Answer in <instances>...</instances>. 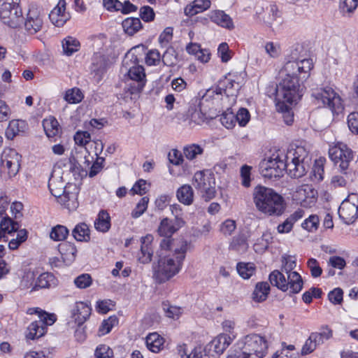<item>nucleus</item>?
Segmentation results:
<instances>
[{
	"instance_id": "4c0bfd02",
	"label": "nucleus",
	"mask_w": 358,
	"mask_h": 358,
	"mask_svg": "<svg viewBox=\"0 0 358 358\" xmlns=\"http://www.w3.org/2000/svg\"><path fill=\"white\" fill-rule=\"evenodd\" d=\"M122 27L127 34L132 36L141 29L142 24L139 18L130 17L122 22Z\"/></svg>"
},
{
	"instance_id": "9b49d317",
	"label": "nucleus",
	"mask_w": 358,
	"mask_h": 358,
	"mask_svg": "<svg viewBox=\"0 0 358 358\" xmlns=\"http://www.w3.org/2000/svg\"><path fill=\"white\" fill-rule=\"evenodd\" d=\"M136 60L134 56L129 60L127 57L124 58L121 71L127 73L131 80L136 81L138 90H141L145 84V73L144 68L136 64Z\"/></svg>"
},
{
	"instance_id": "c756f323",
	"label": "nucleus",
	"mask_w": 358,
	"mask_h": 358,
	"mask_svg": "<svg viewBox=\"0 0 358 358\" xmlns=\"http://www.w3.org/2000/svg\"><path fill=\"white\" fill-rule=\"evenodd\" d=\"M164 341V338L156 332L149 334L145 338L148 349L155 353L162 349Z\"/></svg>"
},
{
	"instance_id": "a18cd8bd",
	"label": "nucleus",
	"mask_w": 358,
	"mask_h": 358,
	"mask_svg": "<svg viewBox=\"0 0 358 358\" xmlns=\"http://www.w3.org/2000/svg\"><path fill=\"white\" fill-rule=\"evenodd\" d=\"M236 268L238 274L244 279H249L255 271V267L252 263L239 262Z\"/></svg>"
},
{
	"instance_id": "f704fd0d",
	"label": "nucleus",
	"mask_w": 358,
	"mask_h": 358,
	"mask_svg": "<svg viewBox=\"0 0 358 358\" xmlns=\"http://www.w3.org/2000/svg\"><path fill=\"white\" fill-rule=\"evenodd\" d=\"M43 324L42 321L37 320L32 322L27 328L28 333L26 337L28 339L34 340L43 336L46 332Z\"/></svg>"
},
{
	"instance_id": "f3484780",
	"label": "nucleus",
	"mask_w": 358,
	"mask_h": 358,
	"mask_svg": "<svg viewBox=\"0 0 358 358\" xmlns=\"http://www.w3.org/2000/svg\"><path fill=\"white\" fill-rule=\"evenodd\" d=\"M108 65V58L100 52H96L92 58L91 71L92 73L97 77L98 80H101L103 76L107 71Z\"/></svg>"
},
{
	"instance_id": "c9c22d12",
	"label": "nucleus",
	"mask_w": 358,
	"mask_h": 358,
	"mask_svg": "<svg viewBox=\"0 0 358 358\" xmlns=\"http://www.w3.org/2000/svg\"><path fill=\"white\" fill-rule=\"evenodd\" d=\"M72 235L78 241H88L90 238L89 227L84 222L79 223L75 227Z\"/></svg>"
},
{
	"instance_id": "f03ea898",
	"label": "nucleus",
	"mask_w": 358,
	"mask_h": 358,
	"mask_svg": "<svg viewBox=\"0 0 358 358\" xmlns=\"http://www.w3.org/2000/svg\"><path fill=\"white\" fill-rule=\"evenodd\" d=\"M309 152L303 146L290 148L285 154L264 159L260 163V171L264 178H277L285 171L292 178L303 176L310 168Z\"/></svg>"
},
{
	"instance_id": "4468645a",
	"label": "nucleus",
	"mask_w": 358,
	"mask_h": 358,
	"mask_svg": "<svg viewBox=\"0 0 358 358\" xmlns=\"http://www.w3.org/2000/svg\"><path fill=\"white\" fill-rule=\"evenodd\" d=\"M218 86L227 96H236L241 87V82L237 73H229L224 79L220 80Z\"/></svg>"
},
{
	"instance_id": "69168bd1",
	"label": "nucleus",
	"mask_w": 358,
	"mask_h": 358,
	"mask_svg": "<svg viewBox=\"0 0 358 358\" xmlns=\"http://www.w3.org/2000/svg\"><path fill=\"white\" fill-rule=\"evenodd\" d=\"M7 160H9L10 162H13L15 160L20 163L21 160V155L13 148H6L3 150L1 155V161Z\"/></svg>"
},
{
	"instance_id": "774afa93",
	"label": "nucleus",
	"mask_w": 358,
	"mask_h": 358,
	"mask_svg": "<svg viewBox=\"0 0 358 358\" xmlns=\"http://www.w3.org/2000/svg\"><path fill=\"white\" fill-rule=\"evenodd\" d=\"M348 125L350 130L358 135V113L352 112L348 117Z\"/></svg>"
},
{
	"instance_id": "6e6d98bb",
	"label": "nucleus",
	"mask_w": 358,
	"mask_h": 358,
	"mask_svg": "<svg viewBox=\"0 0 358 358\" xmlns=\"http://www.w3.org/2000/svg\"><path fill=\"white\" fill-rule=\"evenodd\" d=\"M319 217L317 215H311L308 218L306 219L301 224L303 229L308 231H315L317 229L319 225Z\"/></svg>"
},
{
	"instance_id": "4d7b16f0",
	"label": "nucleus",
	"mask_w": 358,
	"mask_h": 358,
	"mask_svg": "<svg viewBox=\"0 0 358 358\" xmlns=\"http://www.w3.org/2000/svg\"><path fill=\"white\" fill-rule=\"evenodd\" d=\"M251 170L252 167L248 165H243L240 170L241 178V185L245 187H249L251 185Z\"/></svg>"
},
{
	"instance_id": "2eb2a0df",
	"label": "nucleus",
	"mask_w": 358,
	"mask_h": 358,
	"mask_svg": "<svg viewBox=\"0 0 358 358\" xmlns=\"http://www.w3.org/2000/svg\"><path fill=\"white\" fill-rule=\"evenodd\" d=\"M317 191L309 185H303L297 187L293 194V199L303 206H310L316 200Z\"/></svg>"
},
{
	"instance_id": "b1692460",
	"label": "nucleus",
	"mask_w": 358,
	"mask_h": 358,
	"mask_svg": "<svg viewBox=\"0 0 358 358\" xmlns=\"http://www.w3.org/2000/svg\"><path fill=\"white\" fill-rule=\"evenodd\" d=\"M18 223L13 221L8 215L2 217L0 220V241L2 239H3L4 241H8L6 235L15 232L18 229Z\"/></svg>"
},
{
	"instance_id": "a211bd4d",
	"label": "nucleus",
	"mask_w": 358,
	"mask_h": 358,
	"mask_svg": "<svg viewBox=\"0 0 358 358\" xmlns=\"http://www.w3.org/2000/svg\"><path fill=\"white\" fill-rule=\"evenodd\" d=\"M222 92L217 85L215 88L208 90L201 99H199V103L201 106L209 105L210 108L213 106H218L222 99Z\"/></svg>"
},
{
	"instance_id": "0eeeda50",
	"label": "nucleus",
	"mask_w": 358,
	"mask_h": 358,
	"mask_svg": "<svg viewBox=\"0 0 358 358\" xmlns=\"http://www.w3.org/2000/svg\"><path fill=\"white\" fill-rule=\"evenodd\" d=\"M329 155L334 164L338 165L340 170L347 176L349 164L353 158L352 150L347 145L338 143L329 148Z\"/></svg>"
},
{
	"instance_id": "79ce46f5",
	"label": "nucleus",
	"mask_w": 358,
	"mask_h": 358,
	"mask_svg": "<svg viewBox=\"0 0 358 358\" xmlns=\"http://www.w3.org/2000/svg\"><path fill=\"white\" fill-rule=\"evenodd\" d=\"M79 46V41L72 37H68L65 38L62 42L64 52L68 56H70L74 52H77L78 50Z\"/></svg>"
},
{
	"instance_id": "6ab92c4d",
	"label": "nucleus",
	"mask_w": 358,
	"mask_h": 358,
	"mask_svg": "<svg viewBox=\"0 0 358 358\" xmlns=\"http://www.w3.org/2000/svg\"><path fill=\"white\" fill-rule=\"evenodd\" d=\"M209 18L211 22L222 28L229 30H232L234 28L231 17L223 10H215L210 11Z\"/></svg>"
},
{
	"instance_id": "e433bc0d",
	"label": "nucleus",
	"mask_w": 358,
	"mask_h": 358,
	"mask_svg": "<svg viewBox=\"0 0 358 358\" xmlns=\"http://www.w3.org/2000/svg\"><path fill=\"white\" fill-rule=\"evenodd\" d=\"M59 201L69 210H74L78 206L76 193L69 192L66 190L59 199Z\"/></svg>"
},
{
	"instance_id": "473e14b6",
	"label": "nucleus",
	"mask_w": 358,
	"mask_h": 358,
	"mask_svg": "<svg viewBox=\"0 0 358 358\" xmlns=\"http://www.w3.org/2000/svg\"><path fill=\"white\" fill-rule=\"evenodd\" d=\"M311 338L318 345H322L325 341L329 340L333 336L332 329L327 325L322 326L320 331L310 334Z\"/></svg>"
},
{
	"instance_id": "1a4fd4ad",
	"label": "nucleus",
	"mask_w": 358,
	"mask_h": 358,
	"mask_svg": "<svg viewBox=\"0 0 358 358\" xmlns=\"http://www.w3.org/2000/svg\"><path fill=\"white\" fill-rule=\"evenodd\" d=\"M338 215L346 224L356 221L358 218V194L351 193L343 201L338 208Z\"/></svg>"
},
{
	"instance_id": "bb28decb",
	"label": "nucleus",
	"mask_w": 358,
	"mask_h": 358,
	"mask_svg": "<svg viewBox=\"0 0 358 358\" xmlns=\"http://www.w3.org/2000/svg\"><path fill=\"white\" fill-rule=\"evenodd\" d=\"M194 185L200 192L212 185H215L213 178L211 175H206L203 171H197L193 178Z\"/></svg>"
},
{
	"instance_id": "8fccbe9b",
	"label": "nucleus",
	"mask_w": 358,
	"mask_h": 358,
	"mask_svg": "<svg viewBox=\"0 0 358 358\" xmlns=\"http://www.w3.org/2000/svg\"><path fill=\"white\" fill-rule=\"evenodd\" d=\"M117 322L118 320L116 316H110L107 320H104L99 328V336L108 334Z\"/></svg>"
},
{
	"instance_id": "49530a36",
	"label": "nucleus",
	"mask_w": 358,
	"mask_h": 358,
	"mask_svg": "<svg viewBox=\"0 0 358 358\" xmlns=\"http://www.w3.org/2000/svg\"><path fill=\"white\" fill-rule=\"evenodd\" d=\"M203 152V148L197 144H190L183 148V154L189 160L196 159L198 155H202Z\"/></svg>"
},
{
	"instance_id": "dca6fc26",
	"label": "nucleus",
	"mask_w": 358,
	"mask_h": 358,
	"mask_svg": "<svg viewBox=\"0 0 358 358\" xmlns=\"http://www.w3.org/2000/svg\"><path fill=\"white\" fill-rule=\"evenodd\" d=\"M43 21L41 15L36 9H29L24 22V27L28 34H35L39 31L43 26Z\"/></svg>"
},
{
	"instance_id": "393cba45",
	"label": "nucleus",
	"mask_w": 358,
	"mask_h": 358,
	"mask_svg": "<svg viewBox=\"0 0 358 358\" xmlns=\"http://www.w3.org/2000/svg\"><path fill=\"white\" fill-rule=\"evenodd\" d=\"M90 310V308L86 303L79 301L76 303L71 313L78 324H81L89 317Z\"/></svg>"
},
{
	"instance_id": "f8f14e48",
	"label": "nucleus",
	"mask_w": 358,
	"mask_h": 358,
	"mask_svg": "<svg viewBox=\"0 0 358 358\" xmlns=\"http://www.w3.org/2000/svg\"><path fill=\"white\" fill-rule=\"evenodd\" d=\"M197 101H199L197 98L192 100L187 112V118L183 120L185 122H187V125L190 127L192 123L196 124L203 123L207 118L208 108H210L209 105L201 106Z\"/></svg>"
},
{
	"instance_id": "37998d69",
	"label": "nucleus",
	"mask_w": 358,
	"mask_h": 358,
	"mask_svg": "<svg viewBox=\"0 0 358 358\" xmlns=\"http://www.w3.org/2000/svg\"><path fill=\"white\" fill-rule=\"evenodd\" d=\"M69 233V229L65 226L58 224L52 228L50 236L53 241H62L66 238Z\"/></svg>"
},
{
	"instance_id": "0e129e2a",
	"label": "nucleus",
	"mask_w": 358,
	"mask_h": 358,
	"mask_svg": "<svg viewBox=\"0 0 358 358\" xmlns=\"http://www.w3.org/2000/svg\"><path fill=\"white\" fill-rule=\"evenodd\" d=\"M250 119V114L248 109L241 108L235 115L236 122H238L241 127L245 126Z\"/></svg>"
},
{
	"instance_id": "5fc2aeb1",
	"label": "nucleus",
	"mask_w": 358,
	"mask_h": 358,
	"mask_svg": "<svg viewBox=\"0 0 358 358\" xmlns=\"http://www.w3.org/2000/svg\"><path fill=\"white\" fill-rule=\"evenodd\" d=\"M95 358H112L113 357V350L107 345H99L94 351Z\"/></svg>"
},
{
	"instance_id": "052dcab7",
	"label": "nucleus",
	"mask_w": 358,
	"mask_h": 358,
	"mask_svg": "<svg viewBox=\"0 0 358 358\" xmlns=\"http://www.w3.org/2000/svg\"><path fill=\"white\" fill-rule=\"evenodd\" d=\"M162 57L159 52L156 49L149 50L145 56V63L148 66H156L160 62Z\"/></svg>"
},
{
	"instance_id": "680f3d73",
	"label": "nucleus",
	"mask_w": 358,
	"mask_h": 358,
	"mask_svg": "<svg viewBox=\"0 0 358 358\" xmlns=\"http://www.w3.org/2000/svg\"><path fill=\"white\" fill-rule=\"evenodd\" d=\"M358 6V0H341L340 9L345 13L352 14Z\"/></svg>"
},
{
	"instance_id": "864d4df0",
	"label": "nucleus",
	"mask_w": 358,
	"mask_h": 358,
	"mask_svg": "<svg viewBox=\"0 0 358 358\" xmlns=\"http://www.w3.org/2000/svg\"><path fill=\"white\" fill-rule=\"evenodd\" d=\"M17 236L13 238L8 243V247L10 250L18 248L20 245L24 242L27 238V231L26 229L17 230Z\"/></svg>"
},
{
	"instance_id": "7c9ffc66",
	"label": "nucleus",
	"mask_w": 358,
	"mask_h": 358,
	"mask_svg": "<svg viewBox=\"0 0 358 358\" xmlns=\"http://www.w3.org/2000/svg\"><path fill=\"white\" fill-rule=\"evenodd\" d=\"M43 127L49 138L55 137L61 130L58 121L51 116L43 120Z\"/></svg>"
},
{
	"instance_id": "13d9d810",
	"label": "nucleus",
	"mask_w": 358,
	"mask_h": 358,
	"mask_svg": "<svg viewBox=\"0 0 358 358\" xmlns=\"http://www.w3.org/2000/svg\"><path fill=\"white\" fill-rule=\"evenodd\" d=\"M277 106L278 107V109L283 113L282 117L285 122L288 125L292 124L294 121V116L292 112L291 111L290 107L282 102H278Z\"/></svg>"
},
{
	"instance_id": "a19ab883",
	"label": "nucleus",
	"mask_w": 358,
	"mask_h": 358,
	"mask_svg": "<svg viewBox=\"0 0 358 358\" xmlns=\"http://www.w3.org/2000/svg\"><path fill=\"white\" fill-rule=\"evenodd\" d=\"M48 187L51 194L59 199L66 190L62 180L50 179L48 182Z\"/></svg>"
},
{
	"instance_id": "6e6552de",
	"label": "nucleus",
	"mask_w": 358,
	"mask_h": 358,
	"mask_svg": "<svg viewBox=\"0 0 358 358\" xmlns=\"http://www.w3.org/2000/svg\"><path fill=\"white\" fill-rule=\"evenodd\" d=\"M312 96L315 99L316 104L327 107L332 112H336L341 105L340 96L330 87L315 90L312 93Z\"/></svg>"
},
{
	"instance_id": "603ef678",
	"label": "nucleus",
	"mask_w": 358,
	"mask_h": 358,
	"mask_svg": "<svg viewBox=\"0 0 358 358\" xmlns=\"http://www.w3.org/2000/svg\"><path fill=\"white\" fill-rule=\"evenodd\" d=\"M1 166L3 169L7 170L10 177H13L18 173L20 164L15 160L13 162H10L9 160L1 161Z\"/></svg>"
},
{
	"instance_id": "72a5a7b5",
	"label": "nucleus",
	"mask_w": 358,
	"mask_h": 358,
	"mask_svg": "<svg viewBox=\"0 0 358 358\" xmlns=\"http://www.w3.org/2000/svg\"><path fill=\"white\" fill-rule=\"evenodd\" d=\"M55 285V276L50 273H43L41 274L35 282L31 291H35L42 288H49Z\"/></svg>"
},
{
	"instance_id": "bf43d9fd",
	"label": "nucleus",
	"mask_w": 358,
	"mask_h": 358,
	"mask_svg": "<svg viewBox=\"0 0 358 358\" xmlns=\"http://www.w3.org/2000/svg\"><path fill=\"white\" fill-rule=\"evenodd\" d=\"M92 279L90 274L83 273L74 280L75 285L79 289H85L92 285Z\"/></svg>"
},
{
	"instance_id": "423d86ee",
	"label": "nucleus",
	"mask_w": 358,
	"mask_h": 358,
	"mask_svg": "<svg viewBox=\"0 0 358 358\" xmlns=\"http://www.w3.org/2000/svg\"><path fill=\"white\" fill-rule=\"evenodd\" d=\"M20 0H0V20L10 28L20 27L23 22Z\"/></svg>"
},
{
	"instance_id": "338daca9",
	"label": "nucleus",
	"mask_w": 358,
	"mask_h": 358,
	"mask_svg": "<svg viewBox=\"0 0 358 358\" xmlns=\"http://www.w3.org/2000/svg\"><path fill=\"white\" fill-rule=\"evenodd\" d=\"M185 347V344L178 347V351L182 357H183L184 355H186L187 358H203L204 355H203V351L201 347L195 348L189 355H187Z\"/></svg>"
},
{
	"instance_id": "ddd939ff",
	"label": "nucleus",
	"mask_w": 358,
	"mask_h": 358,
	"mask_svg": "<svg viewBox=\"0 0 358 358\" xmlns=\"http://www.w3.org/2000/svg\"><path fill=\"white\" fill-rule=\"evenodd\" d=\"M229 335L221 334L208 343L203 349L205 356L217 357L224 352L231 343Z\"/></svg>"
},
{
	"instance_id": "ea45409f",
	"label": "nucleus",
	"mask_w": 358,
	"mask_h": 358,
	"mask_svg": "<svg viewBox=\"0 0 358 358\" xmlns=\"http://www.w3.org/2000/svg\"><path fill=\"white\" fill-rule=\"evenodd\" d=\"M176 232L174 228L173 222L169 218H164L158 228V233L163 237H172V235Z\"/></svg>"
},
{
	"instance_id": "3c124183",
	"label": "nucleus",
	"mask_w": 358,
	"mask_h": 358,
	"mask_svg": "<svg viewBox=\"0 0 358 358\" xmlns=\"http://www.w3.org/2000/svg\"><path fill=\"white\" fill-rule=\"evenodd\" d=\"M164 65L173 66L177 62V54L173 48L169 47L163 54L161 58Z\"/></svg>"
},
{
	"instance_id": "7ed1b4c3",
	"label": "nucleus",
	"mask_w": 358,
	"mask_h": 358,
	"mask_svg": "<svg viewBox=\"0 0 358 358\" xmlns=\"http://www.w3.org/2000/svg\"><path fill=\"white\" fill-rule=\"evenodd\" d=\"M189 246L188 241H181L180 246L171 255L164 257L159 255L157 266L154 268L153 277L156 282L164 283L179 273Z\"/></svg>"
},
{
	"instance_id": "5701e85b",
	"label": "nucleus",
	"mask_w": 358,
	"mask_h": 358,
	"mask_svg": "<svg viewBox=\"0 0 358 358\" xmlns=\"http://www.w3.org/2000/svg\"><path fill=\"white\" fill-rule=\"evenodd\" d=\"M58 250L65 264H70L75 260L77 249L73 243L69 242L62 243L58 245Z\"/></svg>"
},
{
	"instance_id": "39448f33",
	"label": "nucleus",
	"mask_w": 358,
	"mask_h": 358,
	"mask_svg": "<svg viewBox=\"0 0 358 358\" xmlns=\"http://www.w3.org/2000/svg\"><path fill=\"white\" fill-rule=\"evenodd\" d=\"M267 348V342L264 337L258 334H250L245 337L243 348L231 351L227 358H263Z\"/></svg>"
},
{
	"instance_id": "9d476101",
	"label": "nucleus",
	"mask_w": 358,
	"mask_h": 358,
	"mask_svg": "<svg viewBox=\"0 0 358 358\" xmlns=\"http://www.w3.org/2000/svg\"><path fill=\"white\" fill-rule=\"evenodd\" d=\"M282 271H285L288 275V280H290L291 292L292 294L299 293L303 286V281L301 275L292 270L296 266V258L290 255L282 257Z\"/></svg>"
},
{
	"instance_id": "58836bf2",
	"label": "nucleus",
	"mask_w": 358,
	"mask_h": 358,
	"mask_svg": "<svg viewBox=\"0 0 358 358\" xmlns=\"http://www.w3.org/2000/svg\"><path fill=\"white\" fill-rule=\"evenodd\" d=\"M248 248L247 238L244 234L235 236L230 243L229 248L237 252H245Z\"/></svg>"
},
{
	"instance_id": "2f4dec72",
	"label": "nucleus",
	"mask_w": 358,
	"mask_h": 358,
	"mask_svg": "<svg viewBox=\"0 0 358 358\" xmlns=\"http://www.w3.org/2000/svg\"><path fill=\"white\" fill-rule=\"evenodd\" d=\"M95 229L101 232H107L110 228V217L105 210L99 211L96 219L94 221Z\"/></svg>"
},
{
	"instance_id": "4be33fe9",
	"label": "nucleus",
	"mask_w": 358,
	"mask_h": 358,
	"mask_svg": "<svg viewBox=\"0 0 358 358\" xmlns=\"http://www.w3.org/2000/svg\"><path fill=\"white\" fill-rule=\"evenodd\" d=\"M304 215V211L298 209L291 214L282 224L277 227V231L280 234L289 233L292 231L295 222L301 219Z\"/></svg>"
},
{
	"instance_id": "09e8293b",
	"label": "nucleus",
	"mask_w": 358,
	"mask_h": 358,
	"mask_svg": "<svg viewBox=\"0 0 358 358\" xmlns=\"http://www.w3.org/2000/svg\"><path fill=\"white\" fill-rule=\"evenodd\" d=\"M162 308L166 317L177 320L182 313V309L179 306H171L168 302H163Z\"/></svg>"
},
{
	"instance_id": "f257e3e1",
	"label": "nucleus",
	"mask_w": 358,
	"mask_h": 358,
	"mask_svg": "<svg viewBox=\"0 0 358 358\" xmlns=\"http://www.w3.org/2000/svg\"><path fill=\"white\" fill-rule=\"evenodd\" d=\"M288 60L281 70L284 77L276 86L275 99L278 102L292 104L296 103L303 96V87L299 79H306L313 64L312 59H300L296 53L292 52Z\"/></svg>"
},
{
	"instance_id": "a878e982",
	"label": "nucleus",
	"mask_w": 358,
	"mask_h": 358,
	"mask_svg": "<svg viewBox=\"0 0 358 358\" xmlns=\"http://www.w3.org/2000/svg\"><path fill=\"white\" fill-rule=\"evenodd\" d=\"M27 128V123L23 120H13L6 129V136L8 139L13 140L17 135L24 133Z\"/></svg>"
},
{
	"instance_id": "de8ad7c7",
	"label": "nucleus",
	"mask_w": 358,
	"mask_h": 358,
	"mask_svg": "<svg viewBox=\"0 0 358 358\" xmlns=\"http://www.w3.org/2000/svg\"><path fill=\"white\" fill-rule=\"evenodd\" d=\"M326 159L324 158L320 157L315 161L314 165L312 169L313 176L314 177V180L317 181H322L324 178V166Z\"/></svg>"
},
{
	"instance_id": "c85d7f7f",
	"label": "nucleus",
	"mask_w": 358,
	"mask_h": 358,
	"mask_svg": "<svg viewBox=\"0 0 358 358\" xmlns=\"http://www.w3.org/2000/svg\"><path fill=\"white\" fill-rule=\"evenodd\" d=\"M270 289V285L267 282H257L252 294V300L257 303L264 301L268 297Z\"/></svg>"
},
{
	"instance_id": "20e7f679",
	"label": "nucleus",
	"mask_w": 358,
	"mask_h": 358,
	"mask_svg": "<svg viewBox=\"0 0 358 358\" xmlns=\"http://www.w3.org/2000/svg\"><path fill=\"white\" fill-rule=\"evenodd\" d=\"M254 203L260 212L268 215H280L285 210L283 197L273 189L257 185L252 193Z\"/></svg>"
},
{
	"instance_id": "cd10ccee",
	"label": "nucleus",
	"mask_w": 358,
	"mask_h": 358,
	"mask_svg": "<svg viewBox=\"0 0 358 358\" xmlns=\"http://www.w3.org/2000/svg\"><path fill=\"white\" fill-rule=\"evenodd\" d=\"M176 197L182 204L191 205L194 201V191L189 185H183L176 191Z\"/></svg>"
},
{
	"instance_id": "c03bdc74",
	"label": "nucleus",
	"mask_w": 358,
	"mask_h": 358,
	"mask_svg": "<svg viewBox=\"0 0 358 358\" xmlns=\"http://www.w3.org/2000/svg\"><path fill=\"white\" fill-rule=\"evenodd\" d=\"M83 98V92L77 87L68 90L64 95V99L69 103H78Z\"/></svg>"
},
{
	"instance_id": "aec40b11",
	"label": "nucleus",
	"mask_w": 358,
	"mask_h": 358,
	"mask_svg": "<svg viewBox=\"0 0 358 358\" xmlns=\"http://www.w3.org/2000/svg\"><path fill=\"white\" fill-rule=\"evenodd\" d=\"M268 279L273 286L277 287L282 292H287L289 289L290 294H292L291 292L290 280H288V277L286 278L282 272L274 270L270 273Z\"/></svg>"
},
{
	"instance_id": "412c9836",
	"label": "nucleus",
	"mask_w": 358,
	"mask_h": 358,
	"mask_svg": "<svg viewBox=\"0 0 358 358\" xmlns=\"http://www.w3.org/2000/svg\"><path fill=\"white\" fill-rule=\"evenodd\" d=\"M151 241V236H145L141 238V250L138 253L137 257L138 261L142 264H148L152 260L153 250L150 244Z\"/></svg>"
},
{
	"instance_id": "e2e57ef3",
	"label": "nucleus",
	"mask_w": 358,
	"mask_h": 358,
	"mask_svg": "<svg viewBox=\"0 0 358 358\" xmlns=\"http://www.w3.org/2000/svg\"><path fill=\"white\" fill-rule=\"evenodd\" d=\"M217 55L222 62L225 63L231 59L232 52L229 50V45L227 43H222L219 45L217 48Z\"/></svg>"
}]
</instances>
